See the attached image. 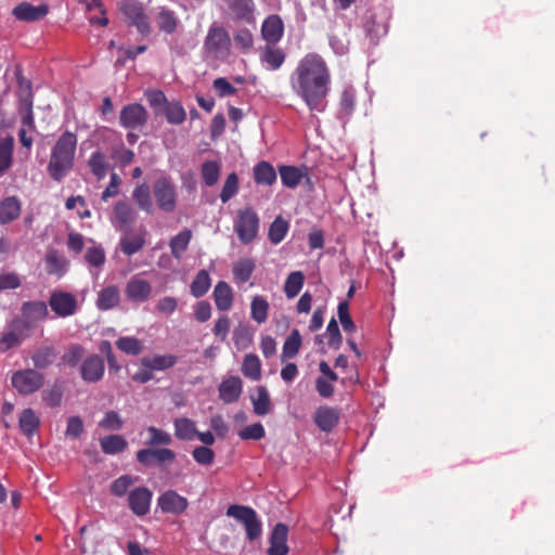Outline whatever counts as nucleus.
<instances>
[{
    "mask_svg": "<svg viewBox=\"0 0 555 555\" xmlns=\"http://www.w3.org/2000/svg\"><path fill=\"white\" fill-rule=\"evenodd\" d=\"M340 418L339 410L333 406L322 405L314 412L313 421L324 433L332 431Z\"/></svg>",
    "mask_w": 555,
    "mask_h": 555,
    "instance_id": "obj_20",
    "label": "nucleus"
},
{
    "mask_svg": "<svg viewBox=\"0 0 555 555\" xmlns=\"http://www.w3.org/2000/svg\"><path fill=\"white\" fill-rule=\"evenodd\" d=\"M176 459V453L167 448L163 449H142L137 452L139 463L147 466L153 463H170Z\"/></svg>",
    "mask_w": 555,
    "mask_h": 555,
    "instance_id": "obj_21",
    "label": "nucleus"
},
{
    "mask_svg": "<svg viewBox=\"0 0 555 555\" xmlns=\"http://www.w3.org/2000/svg\"><path fill=\"white\" fill-rule=\"evenodd\" d=\"M254 413L258 416L267 415L272 410L270 393L264 386L256 388V396L251 397Z\"/></svg>",
    "mask_w": 555,
    "mask_h": 555,
    "instance_id": "obj_30",
    "label": "nucleus"
},
{
    "mask_svg": "<svg viewBox=\"0 0 555 555\" xmlns=\"http://www.w3.org/2000/svg\"><path fill=\"white\" fill-rule=\"evenodd\" d=\"M301 335L297 328H294L286 340L284 341L281 360L284 362L287 359L294 358L301 347Z\"/></svg>",
    "mask_w": 555,
    "mask_h": 555,
    "instance_id": "obj_41",
    "label": "nucleus"
},
{
    "mask_svg": "<svg viewBox=\"0 0 555 555\" xmlns=\"http://www.w3.org/2000/svg\"><path fill=\"white\" fill-rule=\"evenodd\" d=\"M104 360L99 354L87 357L80 366L81 378L87 383H98L104 376Z\"/></svg>",
    "mask_w": 555,
    "mask_h": 555,
    "instance_id": "obj_14",
    "label": "nucleus"
},
{
    "mask_svg": "<svg viewBox=\"0 0 555 555\" xmlns=\"http://www.w3.org/2000/svg\"><path fill=\"white\" fill-rule=\"evenodd\" d=\"M77 147V135L74 132H63L51 151L48 173L54 181L60 182L74 167Z\"/></svg>",
    "mask_w": 555,
    "mask_h": 555,
    "instance_id": "obj_2",
    "label": "nucleus"
},
{
    "mask_svg": "<svg viewBox=\"0 0 555 555\" xmlns=\"http://www.w3.org/2000/svg\"><path fill=\"white\" fill-rule=\"evenodd\" d=\"M116 346L120 351L131 356H137L143 350L142 343L138 338L130 336L118 338Z\"/></svg>",
    "mask_w": 555,
    "mask_h": 555,
    "instance_id": "obj_54",
    "label": "nucleus"
},
{
    "mask_svg": "<svg viewBox=\"0 0 555 555\" xmlns=\"http://www.w3.org/2000/svg\"><path fill=\"white\" fill-rule=\"evenodd\" d=\"M284 35V23L280 15H269L261 25V36L268 44H276Z\"/></svg>",
    "mask_w": 555,
    "mask_h": 555,
    "instance_id": "obj_17",
    "label": "nucleus"
},
{
    "mask_svg": "<svg viewBox=\"0 0 555 555\" xmlns=\"http://www.w3.org/2000/svg\"><path fill=\"white\" fill-rule=\"evenodd\" d=\"M204 50L217 60H225L231 54V38L227 29L212 24L205 37Z\"/></svg>",
    "mask_w": 555,
    "mask_h": 555,
    "instance_id": "obj_3",
    "label": "nucleus"
},
{
    "mask_svg": "<svg viewBox=\"0 0 555 555\" xmlns=\"http://www.w3.org/2000/svg\"><path fill=\"white\" fill-rule=\"evenodd\" d=\"M149 118L145 107L139 103L128 104L122 107L119 115L120 125L126 129H140Z\"/></svg>",
    "mask_w": 555,
    "mask_h": 555,
    "instance_id": "obj_10",
    "label": "nucleus"
},
{
    "mask_svg": "<svg viewBox=\"0 0 555 555\" xmlns=\"http://www.w3.org/2000/svg\"><path fill=\"white\" fill-rule=\"evenodd\" d=\"M211 280L206 270H199L190 285V292L195 298L204 296L210 288Z\"/></svg>",
    "mask_w": 555,
    "mask_h": 555,
    "instance_id": "obj_45",
    "label": "nucleus"
},
{
    "mask_svg": "<svg viewBox=\"0 0 555 555\" xmlns=\"http://www.w3.org/2000/svg\"><path fill=\"white\" fill-rule=\"evenodd\" d=\"M43 374L35 369L18 370L11 377L12 387L23 396L38 391L43 386Z\"/></svg>",
    "mask_w": 555,
    "mask_h": 555,
    "instance_id": "obj_7",
    "label": "nucleus"
},
{
    "mask_svg": "<svg viewBox=\"0 0 555 555\" xmlns=\"http://www.w3.org/2000/svg\"><path fill=\"white\" fill-rule=\"evenodd\" d=\"M288 231V223L281 217H276L269 228V240L273 244L282 242Z\"/></svg>",
    "mask_w": 555,
    "mask_h": 555,
    "instance_id": "obj_53",
    "label": "nucleus"
},
{
    "mask_svg": "<svg viewBox=\"0 0 555 555\" xmlns=\"http://www.w3.org/2000/svg\"><path fill=\"white\" fill-rule=\"evenodd\" d=\"M163 111L167 121L171 125H181L186 118L185 109L178 101L168 102Z\"/></svg>",
    "mask_w": 555,
    "mask_h": 555,
    "instance_id": "obj_48",
    "label": "nucleus"
},
{
    "mask_svg": "<svg viewBox=\"0 0 555 555\" xmlns=\"http://www.w3.org/2000/svg\"><path fill=\"white\" fill-rule=\"evenodd\" d=\"M100 446L105 454H118L124 452L127 447V440L120 435H109L100 439Z\"/></svg>",
    "mask_w": 555,
    "mask_h": 555,
    "instance_id": "obj_36",
    "label": "nucleus"
},
{
    "mask_svg": "<svg viewBox=\"0 0 555 555\" xmlns=\"http://www.w3.org/2000/svg\"><path fill=\"white\" fill-rule=\"evenodd\" d=\"M85 354L86 349L82 346L78 344L70 345L62 356V361L64 364L75 367L81 362Z\"/></svg>",
    "mask_w": 555,
    "mask_h": 555,
    "instance_id": "obj_52",
    "label": "nucleus"
},
{
    "mask_svg": "<svg viewBox=\"0 0 555 555\" xmlns=\"http://www.w3.org/2000/svg\"><path fill=\"white\" fill-rule=\"evenodd\" d=\"M51 310L60 318H67L76 313L78 302L76 297L67 292L53 291L49 298Z\"/></svg>",
    "mask_w": 555,
    "mask_h": 555,
    "instance_id": "obj_9",
    "label": "nucleus"
},
{
    "mask_svg": "<svg viewBox=\"0 0 555 555\" xmlns=\"http://www.w3.org/2000/svg\"><path fill=\"white\" fill-rule=\"evenodd\" d=\"M146 430L150 435V438L146 441V443L150 446H168L172 441L170 435L163 429L150 426L147 427Z\"/></svg>",
    "mask_w": 555,
    "mask_h": 555,
    "instance_id": "obj_56",
    "label": "nucleus"
},
{
    "mask_svg": "<svg viewBox=\"0 0 555 555\" xmlns=\"http://www.w3.org/2000/svg\"><path fill=\"white\" fill-rule=\"evenodd\" d=\"M132 199L138 208L146 214H153L154 205L151 196V189L146 183L138 184L132 191Z\"/></svg>",
    "mask_w": 555,
    "mask_h": 555,
    "instance_id": "obj_29",
    "label": "nucleus"
},
{
    "mask_svg": "<svg viewBox=\"0 0 555 555\" xmlns=\"http://www.w3.org/2000/svg\"><path fill=\"white\" fill-rule=\"evenodd\" d=\"M175 436L180 440H193L197 435L195 422L188 417H179L173 421Z\"/></svg>",
    "mask_w": 555,
    "mask_h": 555,
    "instance_id": "obj_37",
    "label": "nucleus"
},
{
    "mask_svg": "<svg viewBox=\"0 0 555 555\" xmlns=\"http://www.w3.org/2000/svg\"><path fill=\"white\" fill-rule=\"evenodd\" d=\"M304 282L305 275L301 271H294L289 273L284 285L286 297L289 299L296 297L300 293Z\"/></svg>",
    "mask_w": 555,
    "mask_h": 555,
    "instance_id": "obj_49",
    "label": "nucleus"
},
{
    "mask_svg": "<svg viewBox=\"0 0 555 555\" xmlns=\"http://www.w3.org/2000/svg\"><path fill=\"white\" fill-rule=\"evenodd\" d=\"M153 196L159 210L171 214L178 204V193L173 181L167 176L158 177L152 186Z\"/></svg>",
    "mask_w": 555,
    "mask_h": 555,
    "instance_id": "obj_4",
    "label": "nucleus"
},
{
    "mask_svg": "<svg viewBox=\"0 0 555 555\" xmlns=\"http://www.w3.org/2000/svg\"><path fill=\"white\" fill-rule=\"evenodd\" d=\"M279 172L283 185L289 189H295L306 176L300 168L288 165L280 166Z\"/></svg>",
    "mask_w": 555,
    "mask_h": 555,
    "instance_id": "obj_34",
    "label": "nucleus"
},
{
    "mask_svg": "<svg viewBox=\"0 0 555 555\" xmlns=\"http://www.w3.org/2000/svg\"><path fill=\"white\" fill-rule=\"evenodd\" d=\"M287 537L288 527L282 522L276 524L269 538L268 555H287Z\"/></svg>",
    "mask_w": 555,
    "mask_h": 555,
    "instance_id": "obj_19",
    "label": "nucleus"
},
{
    "mask_svg": "<svg viewBox=\"0 0 555 555\" xmlns=\"http://www.w3.org/2000/svg\"><path fill=\"white\" fill-rule=\"evenodd\" d=\"M233 225L240 242L249 244L257 237L259 217L251 207H246L237 211Z\"/></svg>",
    "mask_w": 555,
    "mask_h": 555,
    "instance_id": "obj_5",
    "label": "nucleus"
},
{
    "mask_svg": "<svg viewBox=\"0 0 555 555\" xmlns=\"http://www.w3.org/2000/svg\"><path fill=\"white\" fill-rule=\"evenodd\" d=\"M238 191V177L235 172L230 173L222 186L220 199L223 204L228 203Z\"/></svg>",
    "mask_w": 555,
    "mask_h": 555,
    "instance_id": "obj_55",
    "label": "nucleus"
},
{
    "mask_svg": "<svg viewBox=\"0 0 555 555\" xmlns=\"http://www.w3.org/2000/svg\"><path fill=\"white\" fill-rule=\"evenodd\" d=\"M56 359L55 348L52 346H42L34 351L31 360L35 370L48 369Z\"/></svg>",
    "mask_w": 555,
    "mask_h": 555,
    "instance_id": "obj_32",
    "label": "nucleus"
},
{
    "mask_svg": "<svg viewBox=\"0 0 555 555\" xmlns=\"http://www.w3.org/2000/svg\"><path fill=\"white\" fill-rule=\"evenodd\" d=\"M233 42L236 49L242 53L247 54L254 47V36L247 28H238L233 34Z\"/></svg>",
    "mask_w": 555,
    "mask_h": 555,
    "instance_id": "obj_50",
    "label": "nucleus"
},
{
    "mask_svg": "<svg viewBox=\"0 0 555 555\" xmlns=\"http://www.w3.org/2000/svg\"><path fill=\"white\" fill-rule=\"evenodd\" d=\"M219 398L227 404L237 401L243 391V383L238 376H230L218 387Z\"/></svg>",
    "mask_w": 555,
    "mask_h": 555,
    "instance_id": "obj_22",
    "label": "nucleus"
},
{
    "mask_svg": "<svg viewBox=\"0 0 555 555\" xmlns=\"http://www.w3.org/2000/svg\"><path fill=\"white\" fill-rule=\"evenodd\" d=\"M17 85L20 91V104L33 103V87L29 79L23 75L17 74Z\"/></svg>",
    "mask_w": 555,
    "mask_h": 555,
    "instance_id": "obj_60",
    "label": "nucleus"
},
{
    "mask_svg": "<svg viewBox=\"0 0 555 555\" xmlns=\"http://www.w3.org/2000/svg\"><path fill=\"white\" fill-rule=\"evenodd\" d=\"M85 260L92 267L99 268L105 262V253L101 246L87 249Z\"/></svg>",
    "mask_w": 555,
    "mask_h": 555,
    "instance_id": "obj_64",
    "label": "nucleus"
},
{
    "mask_svg": "<svg viewBox=\"0 0 555 555\" xmlns=\"http://www.w3.org/2000/svg\"><path fill=\"white\" fill-rule=\"evenodd\" d=\"M356 106V94L353 89L346 88L340 95L339 107L340 112L349 116L354 111Z\"/></svg>",
    "mask_w": 555,
    "mask_h": 555,
    "instance_id": "obj_63",
    "label": "nucleus"
},
{
    "mask_svg": "<svg viewBox=\"0 0 555 555\" xmlns=\"http://www.w3.org/2000/svg\"><path fill=\"white\" fill-rule=\"evenodd\" d=\"M242 373L245 377L251 380H259L261 377V363L259 358L249 353L244 357L242 363Z\"/></svg>",
    "mask_w": 555,
    "mask_h": 555,
    "instance_id": "obj_44",
    "label": "nucleus"
},
{
    "mask_svg": "<svg viewBox=\"0 0 555 555\" xmlns=\"http://www.w3.org/2000/svg\"><path fill=\"white\" fill-rule=\"evenodd\" d=\"M235 22L255 23V3L253 0H224Z\"/></svg>",
    "mask_w": 555,
    "mask_h": 555,
    "instance_id": "obj_15",
    "label": "nucleus"
},
{
    "mask_svg": "<svg viewBox=\"0 0 555 555\" xmlns=\"http://www.w3.org/2000/svg\"><path fill=\"white\" fill-rule=\"evenodd\" d=\"M120 11L129 24L134 26L142 36L150 35L151 26L149 17L141 2L138 0H126L121 3Z\"/></svg>",
    "mask_w": 555,
    "mask_h": 555,
    "instance_id": "obj_8",
    "label": "nucleus"
},
{
    "mask_svg": "<svg viewBox=\"0 0 555 555\" xmlns=\"http://www.w3.org/2000/svg\"><path fill=\"white\" fill-rule=\"evenodd\" d=\"M120 294L115 285H109L101 289L96 299V307L100 310H109L119 304Z\"/></svg>",
    "mask_w": 555,
    "mask_h": 555,
    "instance_id": "obj_31",
    "label": "nucleus"
},
{
    "mask_svg": "<svg viewBox=\"0 0 555 555\" xmlns=\"http://www.w3.org/2000/svg\"><path fill=\"white\" fill-rule=\"evenodd\" d=\"M134 479L129 475H122L115 479L109 487L111 493L115 496H124L133 485Z\"/></svg>",
    "mask_w": 555,
    "mask_h": 555,
    "instance_id": "obj_59",
    "label": "nucleus"
},
{
    "mask_svg": "<svg viewBox=\"0 0 555 555\" xmlns=\"http://www.w3.org/2000/svg\"><path fill=\"white\" fill-rule=\"evenodd\" d=\"M125 295L132 302H144L152 295V285L147 280L133 276L127 282Z\"/></svg>",
    "mask_w": 555,
    "mask_h": 555,
    "instance_id": "obj_13",
    "label": "nucleus"
},
{
    "mask_svg": "<svg viewBox=\"0 0 555 555\" xmlns=\"http://www.w3.org/2000/svg\"><path fill=\"white\" fill-rule=\"evenodd\" d=\"M47 271L49 274H63L65 271L66 262L64 259L59 258L56 251L48 253L46 257Z\"/></svg>",
    "mask_w": 555,
    "mask_h": 555,
    "instance_id": "obj_62",
    "label": "nucleus"
},
{
    "mask_svg": "<svg viewBox=\"0 0 555 555\" xmlns=\"http://www.w3.org/2000/svg\"><path fill=\"white\" fill-rule=\"evenodd\" d=\"M18 425L23 434H25L28 437H31L38 430L40 420L36 415L35 411L28 408L22 412Z\"/></svg>",
    "mask_w": 555,
    "mask_h": 555,
    "instance_id": "obj_39",
    "label": "nucleus"
},
{
    "mask_svg": "<svg viewBox=\"0 0 555 555\" xmlns=\"http://www.w3.org/2000/svg\"><path fill=\"white\" fill-rule=\"evenodd\" d=\"M99 426L105 430H119L124 426V421L116 411H107L99 422Z\"/></svg>",
    "mask_w": 555,
    "mask_h": 555,
    "instance_id": "obj_57",
    "label": "nucleus"
},
{
    "mask_svg": "<svg viewBox=\"0 0 555 555\" xmlns=\"http://www.w3.org/2000/svg\"><path fill=\"white\" fill-rule=\"evenodd\" d=\"M253 173L254 181L259 185H272L276 181L274 167L266 160L256 164Z\"/></svg>",
    "mask_w": 555,
    "mask_h": 555,
    "instance_id": "obj_27",
    "label": "nucleus"
},
{
    "mask_svg": "<svg viewBox=\"0 0 555 555\" xmlns=\"http://www.w3.org/2000/svg\"><path fill=\"white\" fill-rule=\"evenodd\" d=\"M238 436L242 440H260L266 436V431L262 424L255 423L240 430Z\"/></svg>",
    "mask_w": 555,
    "mask_h": 555,
    "instance_id": "obj_61",
    "label": "nucleus"
},
{
    "mask_svg": "<svg viewBox=\"0 0 555 555\" xmlns=\"http://www.w3.org/2000/svg\"><path fill=\"white\" fill-rule=\"evenodd\" d=\"M293 91L310 112L325 111L331 90V72L325 60L318 53H308L299 60L289 78Z\"/></svg>",
    "mask_w": 555,
    "mask_h": 555,
    "instance_id": "obj_1",
    "label": "nucleus"
},
{
    "mask_svg": "<svg viewBox=\"0 0 555 555\" xmlns=\"http://www.w3.org/2000/svg\"><path fill=\"white\" fill-rule=\"evenodd\" d=\"M269 312V302L268 300L260 296L256 295L253 297L250 302V317L258 324H262L267 321Z\"/></svg>",
    "mask_w": 555,
    "mask_h": 555,
    "instance_id": "obj_42",
    "label": "nucleus"
},
{
    "mask_svg": "<svg viewBox=\"0 0 555 555\" xmlns=\"http://www.w3.org/2000/svg\"><path fill=\"white\" fill-rule=\"evenodd\" d=\"M192 240V231L184 229L171 237L169 242L170 251L173 258L181 259Z\"/></svg>",
    "mask_w": 555,
    "mask_h": 555,
    "instance_id": "obj_33",
    "label": "nucleus"
},
{
    "mask_svg": "<svg viewBox=\"0 0 555 555\" xmlns=\"http://www.w3.org/2000/svg\"><path fill=\"white\" fill-rule=\"evenodd\" d=\"M88 166L98 180L105 178L108 163L106 156L102 152H93L88 160Z\"/></svg>",
    "mask_w": 555,
    "mask_h": 555,
    "instance_id": "obj_46",
    "label": "nucleus"
},
{
    "mask_svg": "<svg viewBox=\"0 0 555 555\" xmlns=\"http://www.w3.org/2000/svg\"><path fill=\"white\" fill-rule=\"evenodd\" d=\"M157 504L163 513L180 515L188 508L189 501L177 491L167 490L158 496Z\"/></svg>",
    "mask_w": 555,
    "mask_h": 555,
    "instance_id": "obj_12",
    "label": "nucleus"
},
{
    "mask_svg": "<svg viewBox=\"0 0 555 555\" xmlns=\"http://www.w3.org/2000/svg\"><path fill=\"white\" fill-rule=\"evenodd\" d=\"M114 218L119 229L131 233V225L137 220L134 208L126 201H117L113 208Z\"/></svg>",
    "mask_w": 555,
    "mask_h": 555,
    "instance_id": "obj_18",
    "label": "nucleus"
},
{
    "mask_svg": "<svg viewBox=\"0 0 555 555\" xmlns=\"http://www.w3.org/2000/svg\"><path fill=\"white\" fill-rule=\"evenodd\" d=\"M212 297L218 310L228 311L231 309L234 297L233 291L227 282L219 281L217 283L212 293Z\"/></svg>",
    "mask_w": 555,
    "mask_h": 555,
    "instance_id": "obj_24",
    "label": "nucleus"
},
{
    "mask_svg": "<svg viewBox=\"0 0 555 555\" xmlns=\"http://www.w3.org/2000/svg\"><path fill=\"white\" fill-rule=\"evenodd\" d=\"M337 314L345 332L351 333L356 331V324L350 317L349 302L347 300L339 302Z\"/></svg>",
    "mask_w": 555,
    "mask_h": 555,
    "instance_id": "obj_58",
    "label": "nucleus"
},
{
    "mask_svg": "<svg viewBox=\"0 0 555 555\" xmlns=\"http://www.w3.org/2000/svg\"><path fill=\"white\" fill-rule=\"evenodd\" d=\"M157 27L160 31L171 35L179 26V17L173 10L160 7L156 15Z\"/></svg>",
    "mask_w": 555,
    "mask_h": 555,
    "instance_id": "obj_25",
    "label": "nucleus"
},
{
    "mask_svg": "<svg viewBox=\"0 0 555 555\" xmlns=\"http://www.w3.org/2000/svg\"><path fill=\"white\" fill-rule=\"evenodd\" d=\"M49 12L47 4L35 7L28 2H22L13 9V15L20 21L34 22L41 20Z\"/></svg>",
    "mask_w": 555,
    "mask_h": 555,
    "instance_id": "obj_23",
    "label": "nucleus"
},
{
    "mask_svg": "<svg viewBox=\"0 0 555 555\" xmlns=\"http://www.w3.org/2000/svg\"><path fill=\"white\" fill-rule=\"evenodd\" d=\"M23 315L31 321H42L48 317V307L43 301H26L22 306Z\"/></svg>",
    "mask_w": 555,
    "mask_h": 555,
    "instance_id": "obj_38",
    "label": "nucleus"
},
{
    "mask_svg": "<svg viewBox=\"0 0 555 555\" xmlns=\"http://www.w3.org/2000/svg\"><path fill=\"white\" fill-rule=\"evenodd\" d=\"M178 362L175 354H157L153 358H143L142 365L153 371H164L172 367Z\"/></svg>",
    "mask_w": 555,
    "mask_h": 555,
    "instance_id": "obj_35",
    "label": "nucleus"
},
{
    "mask_svg": "<svg viewBox=\"0 0 555 555\" xmlns=\"http://www.w3.org/2000/svg\"><path fill=\"white\" fill-rule=\"evenodd\" d=\"M152 492L145 487H139L128 494L129 507L137 516H144L150 512Z\"/></svg>",
    "mask_w": 555,
    "mask_h": 555,
    "instance_id": "obj_16",
    "label": "nucleus"
},
{
    "mask_svg": "<svg viewBox=\"0 0 555 555\" xmlns=\"http://www.w3.org/2000/svg\"><path fill=\"white\" fill-rule=\"evenodd\" d=\"M13 147V137L0 140V172H4L12 165Z\"/></svg>",
    "mask_w": 555,
    "mask_h": 555,
    "instance_id": "obj_51",
    "label": "nucleus"
},
{
    "mask_svg": "<svg viewBox=\"0 0 555 555\" xmlns=\"http://www.w3.org/2000/svg\"><path fill=\"white\" fill-rule=\"evenodd\" d=\"M28 330L29 325L24 320H14L10 324V330L3 333L0 337V352H7L8 350L18 346L23 338L26 337L25 332Z\"/></svg>",
    "mask_w": 555,
    "mask_h": 555,
    "instance_id": "obj_11",
    "label": "nucleus"
},
{
    "mask_svg": "<svg viewBox=\"0 0 555 555\" xmlns=\"http://www.w3.org/2000/svg\"><path fill=\"white\" fill-rule=\"evenodd\" d=\"M221 171V164L217 160H206L202 164L201 167V176L204 183L207 186L215 185L219 178Z\"/></svg>",
    "mask_w": 555,
    "mask_h": 555,
    "instance_id": "obj_43",
    "label": "nucleus"
},
{
    "mask_svg": "<svg viewBox=\"0 0 555 555\" xmlns=\"http://www.w3.org/2000/svg\"><path fill=\"white\" fill-rule=\"evenodd\" d=\"M255 261L250 258H242L233 266V275L241 283L247 282L255 270Z\"/></svg>",
    "mask_w": 555,
    "mask_h": 555,
    "instance_id": "obj_47",
    "label": "nucleus"
},
{
    "mask_svg": "<svg viewBox=\"0 0 555 555\" xmlns=\"http://www.w3.org/2000/svg\"><path fill=\"white\" fill-rule=\"evenodd\" d=\"M227 515L243 522L249 541H255L261 535V522L251 507L233 504L228 507Z\"/></svg>",
    "mask_w": 555,
    "mask_h": 555,
    "instance_id": "obj_6",
    "label": "nucleus"
},
{
    "mask_svg": "<svg viewBox=\"0 0 555 555\" xmlns=\"http://www.w3.org/2000/svg\"><path fill=\"white\" fill-rule=\"evenodd\" d=\"M145 245V234L138 233L134 235H130V233L125 232V234L119 240V249L128 257L139 253Z\"/></svg>",
    "mask_w": 555,
    "mask_h": 555,
    "instance_id": "obj_26",
    "label": "nucleus"
},
{
    "mask_svg": "<svg viewBox=\"0 0 555 555\" xmlns=\"http://www.w3.org/2000/svg\"><path fill=\"white\" fill-rule=\"evenodd\" d=\"M21 214V203L14 197H5L0 203V223L7 224L20 217Z\"/></svg>",
    "mask_w": 555,
    "mask_h": 555,
    "instance_id": "obj_28",
    "label": "nucleus"
},
{
    "mask_svg": "<svg viewBox=\"0 0 555 555\" xmlns=\"http://www.w3.org/2000/svg\"><path fill=\"white\" fill-rule=\"evenodd\" d=\"M285 53L282 49L275 48L274 44H268L263 48L262 62L267 63L272 70L279 69L284 61Z\"/></svg>",
    "mask_w": 555,
    "mask_h": 555,
    "instance_id": "obj_40",
    "label": "nucleus"
}]
</instances>
